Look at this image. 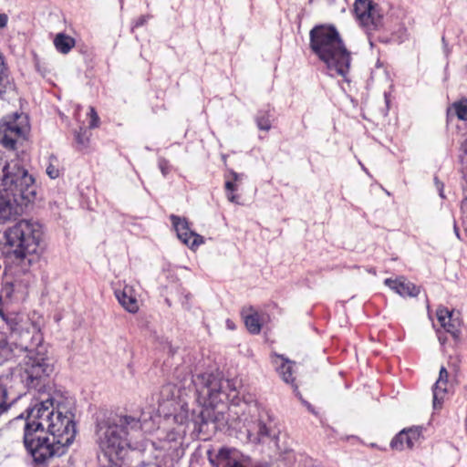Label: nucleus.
<instances>
[{
    "instance_id": "obj_1",
    "label": "nucleus",
    "mask_w": 467,
    "mask_h": 467,
    "mask_svg": "<svg viewBox=\"0 0 467 467\" xmlns=\"http://www.w3.org/2000/svg\"><path fill=\"white\" fill-rule=\"evenodd\" d=\"M153 423L145 418L136 419L130 415H116L101 420L97 426V442L100 450L102 467H126L131 440L150 432Z\"/></svg>"
},
{
    "instance_id": "obj_2",
    "label": "nucleus",
    "mask_w": 467,
    "mask_h": 467,
    "mask_svg": "<svg viewBox=\"0 0 467 467\" xmlns=\"http://www.w3.org/2000/svg\"><path fill=\"white\" fill-rule=\"evenodd\" d=\"M3 238L5 259L17 267L18 273H28L44 251L42 225L34 220L22 219L7 227Z\"/></svg>"
},
{
    "instance_id": "obj_3",
    "label": "nucleus",
    "mask_w": 467,
    "mask_h": 467,
    "mask_svg": "<svg viewBox=\"0 0 467 467\" xmlns=\"http://www.w3.org/2000/svg\"><path fill=\"white\" fill-rule=\"evenodd\" d=\"M34 178L17 162L2 164L0 158V223L21 216L36 195Z\"/></svg>"
},
{
    "instance_id": "obj_4",
    "label": "nucleus",
    "mask_w": 467,
    "mask_h": 467,
    "mask_svg": "<svg viewBox=\"0 0 467 467\" xmlns=\"http://www.w3.org/2000/svg\"><path fill=\"white\" fill-rule=\"evenodd\" d=\"M310 47L323 61L332 77L346 78L351 57L337 30L331 26H317L309 33Z\"/></svg>"
},
{
    "instance_id": "obj_5",
    "label": "nucleus",
    "mask_w": 467,
    "mask_h": 467,
    "mask_svg": "<svg viewBox=\"0 0 467 467\" xmlns=\"http://www.w3.org/2000/svg\"><path fill=\"white\" fill-rule=\"evenodd\" d=\"M175 387L172 385L163 386L161 390V400L159 404V411L163 416L172 421L178 426L176 429L166 434L165 439L169 441H176L183 438L186 433V428L192 422L195 427L202 428L207 423L208 420L205 419V414H210L209 407H204L196 413L194 409L189 408V403L184 399L173 397Z\"/></svg>"
},
{
    "instance_id": "obj_6",
    "label": "nucleus",
    "mask_w": 467,
    "mask_h": 467,
    "mask_svg": "<svg viewBox=\"0 0 467 467\" xmlns=\"http://www.w3.org/2000/svg\"><path fill=\"white\" fill-rule=\"evenodd\" d=\"M197 401L202 407H216L219 403L234 400L237 397L236 381L202 374L194 381Z\"/></svg>"
},
{
    "instance_id": "obj_7",
    "label": "nucleus",
    "mask_w": 467,
    "mask_h": 467,
    "mask_svg": "<svg viewBox=\"0 0 467 467\" xmlns=\"http://www.w3.org/2000/svg\"><path fill=\"white\" fill-rule=\"evenodd\" d=\"M54 370L51 358L44 346L28 350L27 354L16 368V373L27 388L36 387L48 378Z\"/></svg>"
},
{
    "instance_id": "obj_8",
    "label": "nucleus",
    "mask_w": 467,
    "mask_h": 467,
    "mask_svg": "<svg viewBox=\"0 0 467 467\" xmlns=\"http://www.w3.org/2000/svg\"><path fill=\"white\" fill-rule=\"evenodd\" d=\"M235 422V428L246 436L247 441L260 443L269 436V416L256 403H244L240 407Z\"/></svg>"
},
{
    "instance_id": "obj_9",
    "label": "nucleus",
    "mask_w": 467,
    "mask_h": 467,
    "mask_svg": "<svg viewBox=\"0 0 467 467\" xmlns=\"http://www.w3.org/2000/svg\"><path fill=\"white\" fill-rule=\"evenodd\" d=\"M23 441L28 454L33 459L35 467H46L47 462L55 456L65 453L66 447L57 443L39 432H25Z\"/></svg>"
},
{
    "instance_id": "obj_10",
    "label": "nucleus",
    "mask_w": 467,
    "mask_h": 467,
    "mask_svg": "<svg viewBox=\"0 0 467 467\" xmlns=\"http://www.w3.org/2000/svg\"><path fill=\"white\" fill-rule=\"evenodd\" d=\"M29 130L30 125L26 114L15 112L5 116L0 123V143L5 149L16 150L17 144L26 140Z\"/></svg>"
},
{
    "instance_id": "obj_11",
    "label": "nucleus",
    "mask_w": 467,
    "mask_h": 467,
    "mask_svg": "<svg viewBox=\"0 0 467 467\" xmlns=\"http://www.w3.org/2000/svg\"><path fill=\"white\" fill-rule=\"evenodd\" d=\"M64 410L65 408L61 406L60 403L57 404L56 412L51 422L48 423L47 431L57 443L67 448L75 439L76 429L73 421V415L69 411Z\"/></svg>"
},
{
    "instance_id": "obj_12",
    "label": "nucleus",
    "mask_w": 467,
    "mask_h": 467,
    "mask_svg": "<svg viewBox=\"0 0 467 467\" xmlns=\"http://www.w3.org/2000/svg\"><path fill=\"white\" fill-rule=\"evenodd\" d=\"M59 401L54 397H49L45 400L36 403L27 410L26 421L25 424V432L44 433L48 427V423L56 412L57 404Z\"/></svg>"
},
{
    "instance_id": "obj_13",
    "label": "nucleus",
    "mask_w": 467,
    "mask_h": 467,
    "mask_svg": "<svg viewBox=\"0 0 467 467\" xmlns=\"http://www.w3.org/2000/svg\"><path fill=\"white\" fill-rule=\"evenodd\" d=\"M354 14L357 21L367 32L377 30L382 25V14L371 0H356Z\"/></svg>"
},
{
    "instance_id": "obj_14",
    "label": "nucleus",
    "mask_w": 467,
    "mask_h": 467,
    "mask_svg": "<svg viewBox=\"0 0 467 467\" xmlns=\"http://www.w3.org/2000/svg\"><path fill=\"white\" fill-rule=\"evenodd\" d=\"M171 221L177 233L178 238L191 249H195L204 243L202 235L192 232L188 222L177 215H171Z\"/></svg>"
},
{
    "instance_id": "obj_15",
    "label": "nucleus",
    "mask_w": 467,
    "mask_h": 467,
    "mask_svg": "<svg viewBox=\"0 0 467 467\" xmlns=\"http://www.w3.org/2000/svg\"><path fill=\"white\" fill-rule=\"evenodd\" d=\"M421 429L411 427L400 431L391 441L390 447L396 451H404L412 449L421 441Z\"/></svg>"
},
{
    "instance_id": "obj_16",
    "label": "nucleus",
    "mask_w": 467,
    "mask_h": 467,
    "mask_svg": "<svg viewBox=\"0 0 467 467\" xmlns=\"http://www.w3.org/2000/svg\"><path fill=\"white\" fill-rule=\"evenodd\" d=\"M114 295L119 304L129 313L136 314L140 310V295L131 285H124L122 288L115 289Z\"/></svg>"
},
{
    "instance_id": "obj_17",
    "label": "nucleus",
    "mask_w": 467,
    "mask_h": 467,
    "mask_svg": "<svg viewBox=\"0 0 467 467\" xmlns=\"http://www.w3.org/2000/svg\"><path fill=\"white\" fill-rule=\"evenodd\" d=\"M384 284L401 296L415 297L420 294V287L402 276L394 280L387 278Z\"/></svg>"
},
{
    "instance_id": "obj_18",
    "label": "nucleus",
    "mask_w": 467,
    "mask_h": 467,
    "mask_svg": "<svg viewBox=\"0 0 467 467\" xmlns=\"http://www.w3.org/2000/svg\"><path fill=\"white\" fill-rule=\"evenodd\" d=\"M7 323L13 333H17L21 337H27L30 334H32L33 337L36 336L38 338L40 337V327L27 319L24 320L15 317L8 320Z\"/></svg>"
},
{
    "instance_id": "obj_19",
    "label": "nucleus",
    "mask_w": 467,
    "mask_h": 467,
    "mask_svg": "<svg viewBox=\"0 0 467 467\" xmlns=\"http://www.w3.org/2000/svg\"><path fill=\"white\" fill-rule=\"evenodd\" d=\"M436 315L440 325L448 333H451L455 337L459 331V327H461V320L455 317L454 312L450 311L445 307H439Z\"/></svg>"
},
{
    "instance_id": "obj_20",
    "label": "nucleus",
    "mask_w": 467,
    "mask_h": 467,
    "mask_svg": "<svg viewBox=\"0 0 467 467\" xmlns=\"http://www.w3.org/2000/svg\"><path fill=\"white\" fill-rule=\"evenodd\" d=\"M273 362L283 380L286 383L293 384L295 379L293 378V366L291 361L285 359L282 356H275Z\"/></svg>"
},
{
    "instance_id": "obj_21",
    "label": "nucleus",
    "mask_w": 467,
    "mask_h": 467,
    "mask_svg": "<svg viewBox=\"0 0 467 467\" xmlns=\"http://www.w3.org/2000/svg\"><path fill=\"white\" fill-rule=\"evenodd\" d=\"M8 382L9 377L7 375L0 376V415L7 411L12 404L8 398Z\"/></svg>"
},
{
    "instance_id": "obj_22",
    "label": "nucleus",
    "mask_w": 467,
    "mask_h": 467,
    "mask_svg": "<svg viewBox=\"0 0 467 467\" xmlns=\"http://www.w3.org/2000/svg\"><path fill=\"white\" fill-rule=\"evenodd\" d=\"M54 46L62 54H67L75 47V39L66 34L59 33L54 38Z\"/></svg>"
},
{
    "instance_id": "obj_23",
    "label": "nucleus",
    "mask_w": 467,
    "mask_h": 467,
    "mask_svg": "<svg viewBox=\"0 0 467 467\" xmlns=\"http://www.w3.org/2000/svg\"><path fill=\"white\" fill-rule=\"evenodd\" d=\"M244 324L248 331L252 334H258L261 331L263 317L256 311L245 315Z\"/></svg>"
},
{
    "instance_id": "obj_24",
    "label": "nucleus",
    "mask_w": 467,
    "mask_h": 467,
    "mask_svg": "<svg viewBox=\"0 0 467 467\" xmlns=\"http://www.w3.org/2000/svg\"><path fill=\"white\" fill-rule=\"evenodd\" d=\"M448 116L454 115L460 120H467V99L453 102L447 111Z\"/></svg>"
},
{
    "instance_id": "obj_25",
    "label": "nucleus",
    "mask_w": 467,
    "mask_h": 467,
    "mask_svg": "<svg viewBox=\"0 0 467 467\" xmlns=\"http://www.w3.org/2000/svg\"><path fill=\"white\" fill-rule=\"evenodd\" d=\"M15 355V348L7 342L4 334H0V364L11 359Z\"/></svg>"
},
{
    "instance_id": "obj_26",
    "label": "nucleus",
    "mask_w": 467,
    "mask_h": 467,
    "mask_svg": "<svg viewBox=\"0 0 467 467\" xmlns=\"http://www.w3.org/2000/svg\"><path fill=\"white\" fill-rule=\"evenodd\" d=\"M447 394V384H441L440 389L437 388V382L433 387V407L440 408Z\"/></svg>"
},
{
    "instance_id": "obj_27",
    "label": "nucleus",
    "mask_w": 467,
    "mask_h": 467,
    "mask_svg": "<svg viewBox=\"0 0 467 467\" xmlns=\"http://www.w3.org/2000/svg\"><path fill=\"white\" fill-rule=\"evenodd\" d=\"M46 172L51 179H57L59 176L60 171L57 157L50 156L48 158V163L46 168Z\"/></svg>"
},
{
    "instance_id": "obj_28",
    "label": "nucleus",
    "mask_w": 467,
    "mask_h": 467,
    "mask_svg": "<svg viewBox=\"0 0 467 467\" xmlns=\"http://www.w3.org/2000/svg\"><path fill=\"white\" fill-rule=\"evenodd\" d=\"M225 190L227 192V199L234 203L238 202V196L234 193L237 190V185L229 177L226 176Z\"/></svg>"
},
{
    "instance_id": "obj_29",
    "label": "nucleus",
    "mask_w": 467,
    "mask_h": 467,
    "mask_svg": "<svg viewBox=\"0 0 467 467\" xmlns=\"http://www.w3.org/2000/svg\"><path fill=\"white\" fill-rule=\"evenodd\" d=\"M258 129L268 131L271 129L270 116L267 112L259 113L256 117Z\"/></svg>"
},
{
    "instance_id": "obj_30",
    "label": "nucleus",
    "mask_w": 467,
    "mask_h": 467,
    "mask_svg": "<svg viewBox=\"0 0 467 467\" xmlns=\"http://www.w3.org/2000/svg\"><path fill=\"white\" fill-rule=\"evenodd\" d=\"M76 142L80 150L86 149L89 142V135L86 130L80 129L75 135Z\"/></svg>"
},
{
    "instance_id": "obj_31",
    "label": "nucleus",
    "mask_w": 467,
    "mask_h": 467,
    "mask_svg": "<svg viewBox=\"0 0 467 467\" xmlns=\"http://www.w3.org/2000/svg\"><path fill=\"white\" fill-rule=\"evenodd\" d=\"M89 117H90V123L89 128H96L99 126V118L93 107L89 108Z\"/></svg>"
},
{
    "instance_id": "obj_32",
    "label": "nucleus",
    "mask_w": 467,
    "mask_h": 467,
    "mask_svg": "<svg viewBox=\"0 0 467 467\" xmlns=\"http://www.w3.org/2000/svg\"><path fill=\"white\" fill-rule=\"evenodd\" d=\"M448 381V371L444 367H441L439 373V379H437V388L440 389L441 384H447Z\"/></svg>"
},
{
    "instance_id": "obj_33",
    "label": "nucleus",
    "mask_w": 467,
    "mask_h": 467,
    "mask_svg": "<svg viewBox=\"0 0 467 467\" xmlns=\"http://www.w3.org/2000/svg\"><path fill=\"white\" fill-rule=\"evenodd\" d=\"M159 168L164 176L167 175L170 171L169 161L163 158L159 159Z\"/></svg>"
},
{
    "instance_id": "obj_34",
    "label": "nucleus",
    "mask_w": 467,
    "mask_h": 467,
    "mask_svg": "<svg viewBox=\"0 0 467 467\" xmlns=\"http://www.w3.org/2000/svg\"><path fill=\"white\" fill-rule=\"evenodd\" d=\"M243 176V174H239L234 171H230L229 175L227 177H229L234 182L236 183V182L242 180Z\"/></svg>"
},
{
    "instance_id": "obj_35",
    "label": "nucleus",
    "mask_w": 467,
    "mask_h": 467,
    "mask_svg": "<svg viewBox=\"0 0 467 467\" xmlns=\"http://www.w3.org/2000/svg\"><path fill=\"white\" fill-rule=\"evenodd\" d=\"M8 22V16L5 14H0V29L5 28Z\"/></svg>"
},
{
    "instance_id": "obj_36",
    "label": "nucleus",
    "mask_w": 467,
    "mask_h": 467,
    "mask_svg": "<svg viewBox=\"0 0 467 467\" xmlns=\"http://www.w3.org/2000/svg\"><path fill=\"white\" fill-rule=\"evenodd\" d=\"M226 327H227V328H229L231 330H234L235 328L234 323L230 319L226 320Z\"/></svg>"
},
{
    "instance_id": "obj_37",
    "label": "nucleus",
    "mask_w": 467,
    "mask_h": 467,
    "mask_svg": "<svg viewBox=\"0 0 467 467\" xmlns=\"http://www.w3.org/2000/svg\"><path fill=\"white\" fill-rule=\"evenodd\" d=\"M20 349L21 351L22 350H27L28 347L27 346H24L23 344H20L19 347H16V349Z\"/></svg>"
},
{
    "instance_id": "obj_38",
    "label": "nucleus",
    "mask_w": 467,
    "mask_h": 467,
    "mask_svg": "<svg viewBox=\"0 0 467 467\" xmlns=\"http://www.w3.org/2000/svg\"><path fill=\"white\" fill-rule=\"evenodd\" d=\"M454 232H455L456 236L459 238L460 237V234H459V231H458L456 226L454 227Z\"/></svg>"
},
{
    "instance_id": "obj_39",
    "label": "nucleus",
    "mask_w": 467,
    "mask_h": 467,
    "mask_svg": "<svg viewBox=\"0 0 467 467\" xmlns=\"http://www.w3.org/2000/svg\"><path fill=\"white\" fill-rule=\"evenodd\" d=\"M144 23V19H141L140 23H137V26L142 25Z\"/></svg>"
}]
</instances>
